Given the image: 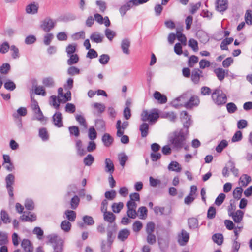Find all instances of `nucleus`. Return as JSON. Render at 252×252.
<instances>
[{"label":"nucleus","instance_id":"1","mask_svg":"<svg viewBox=\"0 0 252 252\" xmlns=\"http://www.w3.org/2000/svg\"><path fill=\"white\" fill-rule=\"evenodd\" d=\"M188 132V129H180L173 133L169 137V141L173 145L174 147L180 149L184 147L186 142V135Z\"/></svg>","mask_w":252,"mask_h":252},{"label":"nucleus","instance_id":"2","mask_svg":"<svg viewBox=\"0 0 252 252\" xmlns=\"http://www.w3.org/2000/svg\"><path fill=\"white\" fill-rule=\"evenodd\" d=\"M212 98L213 102L218 105L225 104L227 98L226 94L220 87L216 88L212 94Z\"/></svg>","mask_w":252,"mask_h":252},{"label":"nucleus","instance_id":"3","mask_svg":"<svg viewBox=\"0 0 252 252\" xmlns=\"http://www.w3.org/2000/svg\"><path fill=\"white\" fill-rule=\"evenodd\" d=\"M49 243L52 244L54 251L53 252H63V241L56 234H51L47 237Z\"/></svg>","mask_w":252,"mask_h":252},{"label":"nucleus","instance_id":"4","mask_svg":"<svg viewBox=\"0 0 252 252\" xmlns=\"http://www.w3.org/2000/svg\"><path fill=\"white\" fill-rule=\"evenodd\" d=\"M56 21L50 17H47L44 19L40 25L41 28L45 32H49L55 26Z\"/></svg>","mask_w":252,"mask_h":252},{"label":"nucleus","instance_id":"5","mask_svg":"<svg viewBox=\"0 0 252 252\" xmlns=\"http://www.w3.org/2000/svg\"><path fill=\"white\" fill-rule=\"evenodd\" d=\"M15 181V176L12 174H9L5 178V182L6 184V188L7 189L9 195L11 197H13V188L12 185Z\"/></svg>","mask_w":252,"mask_h":252},{"label":"nucleus","instance_id":"6","mask_svg":"<svg viewBox=\"0 0 252 252\" xmlns=\"http://www.w3.org/2000/svg\"><path fill=\"white\" fill-rule=\"evenodd\" d=\"M39 7V3L32 1L29 3L25 8V11L28 14L35 15L38 12Z\"/></svg>","mask_w":252,"mask_h":252},{"label":"nucleus","instance_id":"7","mask_svg":"<svg viewBox=\"0 0 252 252\" xmlns=\"http://www.w3.org/2000/svg\"><path fill=\"white\" fill-rule=\"evenodd\" d=\"M189 96L187 93L183 94L180 96L175 99L172 103L176 107L179 106H184L185 107V104L187 103Z\"/></svg>","mask_w":252,"mask_h":252},{"label":"nucleus","instance_id":"8","mask_svg":"<svg viewBox=\"0 0 252 252\" xmlns=\"http://www.w3.org/2000/svg\"><path fill=\"white\" fill-rule=\"evenodd\" d=\"M129 125V123L127 121H124L122 123L120 120L117 121L116 125V128L117 129V136L120 137L122 136L124 133V130L126 129Z\"/></svg>","mask_w":252,"mask_h":252},{"label":"nucleus","instance_id":"9","mask_svg":"<svg viewBox=\"0 0 252 252\" xmlns=\"http://www.w3.org/2000/svg\"><path fill=\"white\" fill-rule=\"evenodd\" d=\"M137 206L136 203L127 202V215L129 218L131 219H135L136 218L138 215L137 212L136 211Z\"/></svg>","mask_w":252,"mask_h":252},{"label":"nucleus","instance_id":"10","mask_svg":"<svg viewBox=\"0 0 252 252\" xmlns=\"http://www.w3.org/2000/svg\"><path fill=\"white\" fill-rule=\"evenodd\" d=\"M203 78V72L201 70L196 68L192 70L191 74V79L194 84H198Z\"/></svg>","mask_w":252,"mask_h":252},{"label":"nucleus","instance_id":"11","mask_svg":"<svg viewBox=\"0 0 252 252\" xmlns=\"http://www.w3.org/2000/svg\"><path fill=\"white\" fill-rule=\"evenodd\" d=\"M228 7V2L227 0H217L216 2V9L220 12H223L225 11Z\"/></svg>","mask_w":252,"mask_h":252},{"label":"nucleus","instance_id":"12","mask_svg":"<svg viewBox=\"0 0 252 252\" xmlns=\"http://www.w3.org/2000/svg\"><path fill=\"white\" fill-rule=\"evenodd\" d=\"M181 119L183 122L184 127L188 129L191 124V116L188 115L187 111H183L181 113Z\"/></svg>","mask_w":252,"mask_h":252},{"label":"nucleus","instance_id":"13","mask_svg":"<svg viewBox=\"0 0 252 252\" xmlns=\"http://www.w3.org/2000/svg\"><path fill=\"white\" fill-rule=\"evenodd\" d=\"M189 238V234L185 230H182L181 233L178 235V242L181 246H185Z\"/></svg>","mask_w":252,"mask_h":252},{"label":"nucleus","instance_id":"14","mask_svg":"<svg viewBox=\"0 0 252 252\" xmlns=\"http://www.w3.org/2000/svg\"><path fill=\"white\" fill-rule=\"evenodd\" d=\"M200 100L198 96H193L189 99H188L187 103L185 104V107L187 109H191L194 106L199 105Z\"/></svg>","mask_w":252,"mask_h":252},{"label":"nucleus","instance_id":"15","mask_svg":"<svg viewBox=\"0 0 252 252\" xmlns=\"http://www.w3.org/2000/svg\"><path fill=\"white\" fill-rule=\"evenodd\" d=\"M229 215L232 216L235 222L240 223L242 220L244 212L240 210H238L235 212H230Z\"/></svg>","mask_w":252,"mask_h":252},{"label":"nucleus","instance_id":"16","mask_svg":"<svg viewBox=\"0 0 252 252\" xmlns=\"http://www.w3.org/2000/svg\"><path fill=\"white\" fill-rule=\"evenodd\" d=\"M114 170V165L112 160L110 158H106L105 160V171L111 175Z\"/></svg>","mask_w":252,"mask_h":252},{"label":"nucleus","instance_id":"17","mask_svg":"<svg viewBox=\"0 0 252 252\" xmlns=\"http://www.w3.org/2000/svg\"><path fill=\"white\" fill-rule=\"evenodd\" d=\"M54 124L58 127L63 126L62 116L59 112H56L52 117Z\"/></svg>","mask_w":252,"mask_h":252},{"label":"nucleus","instance_id":"18","mask_svg":"<svg viewBox=\"0 0 252 252\" xmlns=\"http://www.w3.org/2000/svg\"><path fill=\"white\" fill-rule=\"evenodd\" d=\"M75 146L77 150V154L80 156H82L85 155L86 152L85 150L83 148L82 141L80 139H75Z\"/></svg>","mask_w":252,"mask_h":252},{"label":"nucleus","instance_id":"19","mask_svg":"<svg viewBox=\"0 0 252 252\" xmlns=\"http://www.w3.org/2000/svg\"><path fill=\"white\" fill-rule=\"evenodd\" d=\"M42 83L44 87H46L47 88H52L55 85L54 79L51 76L44 77L42 79Z\"/></svg>","mask_w":252,"mask_h":252},{"label":"nucleus","instance_id":"20","mask_svg":"<svg viewBox=\"0 0 252 252\" xmlns=\"http://www.w3.org/2000/svg\"><path fill=\"white\" fill-rule=\"evenodd\" d=\"M21 246L25 252H33V248L32 245L28 239H23L21 243Z\"/></svg>","mask_w":252,"mask_h":252},{"label":"nucleus","instance_id":"21","mask_svg":"<svg viewBox=\"0 0 252 252\" xmlns=\"http://www.w3.org/2000/svg\"><path fill=\"white\" fill-rule=\"evenodd\" d=\"M131 0H129L126 4L121 6L119 9V12L122 16H124L126 12L133 6Z\"/></svg>","mask_w":252,"mask_h":252},{"label":"nucleus","instance_id":"22","mask_svg":"<svg viewBox=\"0 0 252 252\" xmlns=\"http://www.w3.org/2000/svg\"><path fill=\"white\" fill-rule=\"evenodd\" d=\"M90 38L92 41L99 43L103 41L104 36L97 32H94L91 34Z\"/></svg>","mask_w":252,"mask_h":252},{"label":"nucleus","instance_id":"23","mask_svg":"<svg viewBox=\"0 0 252 252\" xmlns=\"http://www.w3.org/2000/svg\"><path fill=\"white\" fill-rule=\"evenodd\" d=\"M154 97L158 100L161 104H164L167 102V99L165 95H162L160 92L156 91L154 94Z\"/></svg>","mask_w":252,"mask_h":252},{"label":"nucleus","instance_id":"24","mask_svg":"<svg viewBox=\"0 0 252 252\" xmlns=\"http://www.w3.org/2000/svg\"><path fill=\"white\" fill-rule=\"evenodd\" d=\"M214 72L218 79L220 81L224 79L225 75L227 74V72H226L225 70L221 68H217L215 69L214 70Z\"/></svg>","mask_w":252,"mask_h":252},{"label":"nucleus","instance_id":"25","mask_svg":"<svg viewBox=\"0 0 252 252\" xmlns=\"http://www.w3.org/2000/svg\"><path fill=\"white\" fill-rule=\"evenodd\" d=\"M149 128V125L147 123H143L140 126L139 130L142 137H146L148 135Z\"/></svg>","mask_w":252,"mask_h":252},{"label":"nucleus","instance_id":"26","mask_svg":"<svg viewBox=\"0 0 252 252\" xmlns=\"http://www.w3.org/2000/svg\"><path fill=\"white\" fill-rule=\"evenodd\" d=\"M251 180V178L250 176L246 175L243 174L242 175L239 179V184L241 186L245 187L248 185V184L250 183Z\"/></svg>","mask_w":252,"mask_h":252},{"label":"nucleus","instance_id":"27","mask_svg":"<svg viewBox=\"0 0 252 252\" xmlns=\"http://www.w3.org/2000/svg\"><path fill=\"white\" fill-rule=\"evenodd\" d=\"M130 42L128 39H125L122 40L121 43V48L124 53L129 54V47L130 46Z\"/></svg>","mask_w":252,"mask_h":252},{"label":"nucleus","instance_id":"28","mask_svg":"<svg viewBox=\"0 0 252 252\" xmlns=\"http://www.w3.org/2000/svg\"><path fill=\"white\" fill-rule=\"evenodd\" d=\"M102 140L105 146L109 147L112 144L113 139L109 134L105 133L102 136Z\"/></svg>","mask_w":252,"mask_h":252},{"label":"nucleus","instance_id":"29","mask_svg":"<svg viewBox=\"0 0 252 252\" xmlns=\"http://www.w3.org/2000/svg\"><path fill=\"white\" fill-rule=\"evenodd\" d=\"M129 234L130 231L128 229H122L119 231L118 238L121 241H124L128 238Z\"/></svg>","mask_w":252,"mask_h":252},{"label":"nucleus","instance_id":"30","mask_svg":"<svg viewBox=\"0 0 252 252\" xmlns=\"http://www.w3.org/2000/svg\"><path fill=\"white\" fill-rule=\"evenodd\" d=\"M169 170L179 172L181 171L182 168L180 164L176 161H172L168 165Z\"/></svg>","mask_w":252,"mask_h":252},{"label":"nucleus","instance_id":"31","mask_svg":"<svg viewBox=\"0 0 252 252\" xmlns=\"http://www.w3.org/2000/svg\"><path fill=\"white\" fill-rule=\"evenodd\" d=\"M20 219L23 221H33L36 220V216L34 214H30L29 213L28 215L23 214L20 217Z\"/></svg>","mask_w":252,"mask_h":252},{"label":"nucleus","instance_id":"32","mask_svg":"<svg viewBox=\"0 0 252 252\" xmlns=\"http://www.w3.org/2000/svg\"><path fill=\"white\" fill-rule=\"evenodd\" d=\"M176 36L178 40L180 41L183 45H186L187 38L185 35L182 34L180 30L177 29Z\"/></svg>","mask_w":252,"mask_h":252},{"label":"nucleus","instance_id":"33","mask_svg":"<svg viewBox=\"0 0 252 252\" xmlns=\"http://www.w3.org/2000/svg\"><path fill=\"white\" fill-rule=\"evenodd\" d=\"M92 107L95 109L98 114L102 113L105 109V105L102 103H94L92 105Z\"/></svg>","mask_w":252,"mask_h":252},{"label":"nucleus","instance_id":"34","mask_svg":"<svg viewBox=\"0 0 252 252\" xmlns=\"http://www.w3.org/2000/svg\"><path fill=\"white\" fill-rule=\"evenodd\" d=\"M69 59L67 61L68 65H71L77 63L79 61V56L76 54H74L67 56Z\"/></svg>","mask_w":252,"mask_h":252},{"label":"nucleus","instance_id":"35","mask_svg":"<svg viewBox=\"0 0 252 252\" xmlns=\"http://www.w3.org/2000/svg\"><path fill=\"white\" fill-rule=\"evenodd\" d=\"M66 217L70 221H74L76 218V213L73 210H67L65 212Z\"/></svg>","mask_w":252,"mask_h":252},{"label":"nucleus","instance_id":"36","mask_svg":"<svg viewBox=\"0 0 252 252\" xmlns=\"http://www.w3.org/2000/svg\"><path fill=\"white\" fill-rule=\"evenodd\" d=\"M34 113L35 119H36L38 121H39L41 123H46V122L47 119L44 117L40 109H39V111H35L34 112Z\"/></svg>","mask_w":252,"mask_h":252},{"label":"nucleus","instance_id":"37","mask_svg":"<svg viewBox=\"0 0 252 252\" xmlns=\"http://www.w3.org/2000/svg\"><path fill=\"white\" fill-rule=\"evenodd\" d=\"M71 224L69 221L66 220H63L61 223V228L64 232H69L71 229Z\"/></svg>","mask_w":252,"mask_h":252},{"label":"nucleus","instance_id":"38","mask_svg":"<svg viewBox=\"0 0 252 252\" xmlns=\"http://www.w3.org/2000/svg\"><path fill=\"white\" fill-rule=\"evenodd\" d=\"M104 219L109 222H112L115 219V216L111 212H105L103 213Z\"/></svg>","mask_w":252,"mask_h":252},{"label":"nucleus","instance_id":"39","mask_svg":"<svg viewBox=\"0 0 252 252\" xmlns=\"http://www.w3.org/2000/svg\"><path fill=\"white\" fill-rule=\"evenodd\" d=\"M148 210L146 207L142 206L138 208L137 214L139 213V217L141 219H145L147 217Z\"/></svg>","mask_w":252,"mask_h":252},{"label":"nucleus","instance_id":"40","mask_svg":"<svg viewBox=\"0 0 252 252\" xmlns=\"http://www.w3.org/2000/svg\"><path fill=\"white\" fill-rule=\"evenodd\" d=\"M124 207L123 202L114 203L112 205V210L115 213H119Z\"/></svg>","mask_w":252,"mask_h":252},{"label":"nucleus","instance_id":"41","mask_svg":"<svg viewBox=\"0 0 252 252\" xmlns=\"http://www.w3.org/2000/svg\"><path fill=\"white\" fill-rule=\"evenodd\" d=\"M188 225L190 229H195L198 227V222L197 219L191 218L188 220Z\"/></svg>","mask_w":252,"mask_h":252},{"label":"nucleus","instance_id":"42","mask_svg":"<svg viewBox=\"0 0 252 252\" xmlns=\"http://www.w3.org/2000/svg\"><path fill=\"white\" fill-rule=\"evenodd\" d=\"M71 92L67 90V92L65 94H63V97L58 98L59 102L65 103L68 101H70L71 99Z\"/></svg>","mask_w":252,"mask_h":252},{"label":"nucleus","instance_id":"43","mask_svg":"<svg viewBox=\"0 0 252 252\" xmlns=\"http://www.w3.org/2000/svg\"><path fill=\"white\" fill-rule=\"evenodd\" d=\"M223 237L222 234L220 233L215 234L212 236V240L218 245H220L223 242Z\"/></svg>","mask_w":252,"mask_h":252},{"label":"nucleus","instance_id":"44","mask_svg":"<svg viewBox=\"0 0 252 252\" xmlns=\"http://www.w3.org/2000/svg\"><path fill=\"white\" fill-rule=\"evenodd\" d=\"M161 117L162 118H166L172 122H174L177 118L176 114L173 112L163 114Z\"/></svg>","mask_w":252,"mask_h":252},{"label":"nucleus","instance_id":"45","mask_svg":"<svg viewBox=\"0 0 252 252\" xmlns=\"http://www.w3.org/2000/svg\"><path fill=\"white\" fill-rule=\"evenodd\" d=\"M76 120L78 123L86 128L87 127V124L85 118L82 115L77 114L75 115Z\"/></svg>","mask_w":252,"mask_h":252},{"label":"nucleus","instance_id":"46","mask_svg":"<svg viewBox=\"0 0 252 252\" xmlns=\"http://www.w3.org/2000/svg\"><path fill=\"white\" fill-rule=\"evenodd\" d=\"M94 157L91 154H88L83 160V162L84 164L86 166H91L93 163L94 162Z\"/></svg>","mask_w":252,"mask_h":252},{"label":"nucleus","instance_id":"47","mask_svg":"<svg viewBox=\"0 0 252 252\" xmlns=\"http://www.w3.org/2000/svg\"><path fill=\"white\" fill-rule=\"evenodd\" d=\"M80 202V199L77 195L74 196L70 201V207L72 209H75L78 206Z\"/></svg>","mask_w":252,"mask_h":252},{"label":"nucleus","instance_id":"48","mask_svg":"<svg viewBox=\"0 0 252 252\" xmlns=\"http://www.w3.org/2000/svg\"><path fill=\"white\" fill-rule=\"evenodd\" d=\"M34 92L35 93L38 95L45 96L46 94L44 86H36L34 89Z\"/></svg>","mask_w":252,"mask_h":252},{"label":"nucleus","instance_id":"49","mask_svg":"<svg viewBox=\"0 0 252 252\" xmlns=\"http://www.w3.org/2000/svg\"><path fill=\"white\" fill-rule=\"evenodd\" d=\"M105 35L109 40L112 41L113 38L116 35V34L114 31L107 28L105 30Z\"/></svg>","mask_w":252,"mask_h":252},{"label":"nucleus","instance_id":"50","mask_svg":"<svg viewBox=\"0 0 252 252\" xmlns=\"http://www.w3.org/2000/svg\"><path fill=\"white\" fill-rule=\"evenodd\" d=\"M88 137L92 141L94 140L97 137V133L93 126L90 127L89 129Z\"/></svg>","mask_w":252,"mask_h":252},{"label":"nucleus","instance_id":"51","mask_svg":"<svg viewBox=\"0 0 252 252\" xmlns=\"http://www.w3.org/2000/svg\"><path fill=\"white\" fill-rule=\"evenodd\" d=\"M159 118V115L156 111L153 110L149 112V121L155 122Z\"/></svg>","mask_w":252,"mask_h":252},{"label":"nucleus","instance_id":"52","mask_svg":"<svg viewBox=\"0 0 252 252\" xmlns=\"http://www.w3.org/2000/svg\"><path fill=\"white\" fill-rule=\"evenodd\" d=\"M82 219L84 223L87 225H93L94 223V220L91 216L85 215Z\"/></svg>","mask_w":252,"mask_h":252},{"label":"nucleus","instance_id":"53","mask_svg":"<svg viewBox=\"0 0 252 252\" xmlns=\"http://www.w3.org/2000/svg\"><path fill=\"white\" fill-rule=\"evenodd\" d=\"M118 157L120 164L123 167H124L126 162L128 160V157L124 153H120Z\"/></svg>","mask_w":252,"mask_h":252},{"label":"nucleus","instance_id":"54","mask_svg":"<svg viewBox=\"0 0 252 252\" xmlns=\"http://www.w3.org/2000/svg\"><path fill=\"white\" fill-rule=\"evenodd\" d=\"M188 45L194 51L196 52L198 50V43L196 40L194 39H190L188 42Z\"/></svg>","mask_w":252,"mask_h":252},{"label":"nucleus","instance_id":"55","mask_svg":"<svg viewBox=\"0 0 252 252\" xmlns=\"http://www.w3.org/2000/svg\"><path fill=\"white\" fill-rule=\"evenodd\" d=\"M70 135H74L77 137L80 135V131L78 127L76 126H71L68 128Z\"/></svg>","mask_w":252,"mask_h":252},{"label":"nucleus","instance_id":"56","mask_svg":"<svg viewBox=\"0 0 252 252\" xmlns=\"http://www.w3.org/2000/svg\"><path fill=\"white\" fill-rule=\"evenodd\" d=\"M0 215H1V220L4 223H7L10 222L11 220L9 218V216L8 214H7V213L5 211L2 210L1 211Z\"/></svg>","mask_w":252,"mask_h":252},{"label":"nucleus","instance_id":"57","mask_svg":"<svg viewBox=\"0 0 252 252\" xmlns=\"http://www.w3.org/2000/svg\"><path fill=\"white\" fill-rule=\"evenodd\" d=\"M198 62V58L192 55L190 56L188 60V65L190 67H193L194 65Z\"/></svg>","mask_w":252,"mask_h":252},{"label":"nucleus","instance_id":"58","mask_svg":"<svg viewBox=\"0 0 252 252\" xmlns=\"http://www.w3.org/2000/svg\"><path fill=\"white\" fill-rule=\"evenodd\" d=\"M76 50V45L74 44H69L66 48V52L67 53V56L70 55L74 54Z\"/></svg>","mask_w":252,"mask_h":252},{"label":"nucleus","instance_id":"59","mask_svg":"<svg viewBox=\"0 0 252 252\" xmlns=\"http://www.w3.org/2000/svg\"><path fill=\"white\" fill-rule=\"evenodd\" d=\"M243 189L241 187H237L233 191V195L234 198L239 199L241 197Z\"/></svg>","mask_w":252,"mask_h":252},{"label":"nucleus","instance_id":"60","mask_svg":"<svg viewBox=\"0 0 252 252\" xmlns=\"http://www.w3.org/2000/svg\"><path fill=\"white\" fill-rule=\"evenodd\" d=\"M245 20L247 24L252 25V12L251 10H248L246 11L245 15Z\"/></svg>","mask_w":252,"mask_h":252},{"label":"nucleus","instance_id":"61","mask_svg":"<svg viewBox=\"0 0 252 252\" xmlns=\"http://www.w3.org/2000/svg\"><path fill=\"white\" fill-rule=\"evenodd\" d=\"M225 197L226 195L225 194L222 193L220 194L215 200V204L218 206H220L223 202Z\"/></svg>","mask_w":252,"mask_h":252},{"label":"nucleus","instance_id":"62","mask_svg":"<svg viewBox=\"0 0 252 252\" xmlns=\"http://www.w3.org/2000/svg\"><path fill=\"white\" fill-rule=\"evenodd\" d=\"M228 145V143L226 140H222L219 144L216 147V150L218 153H220L223 149L225 148Z\"/></svg>","mask_w":252,"mask_h":252},{"label":"nucleus","instance_id":"63","mask_svg":"<svg viewBox=\"0 0 252 252\" xmlns=\"http://www.w3.org/2000/svg\"><path fill=\"white\" fill-rule=\"evenodd\" d=\"M143 227L142 223L139 220H136L132 226V229L133 231L135 232H139L142 228Z\"/></svg>","mask_w":252,"mask_h":252},{"label":"nucleus","instance_id":"64","mask_svg":"<svg viewBox=\"0 0 252 252\" xmlns=\"http://www.w3.org/2000/svg\"><path fill=\"white\" fill-rule=\"evenodd\" d=\"M226 108L227 111L229 113H234L237 110L236 105L232 102H230L227 104Z\"/></svg>","mask_w":252,"mask_h":252}]
</instances>
